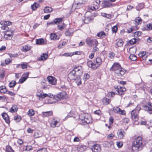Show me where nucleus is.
<instances>
[{
	"mask_svg": "<svg viewBox=\"0 0 152 152\" xmlns=\"http://www.w3.org/2000/svg\"><path fill=\"white\" fill-rule=\"evenodd\" d=\"M36 43L38 45H44V39H37Z\"/></svg>",
	"mask_w": 152,
	"mask_h": 152,
	"instance_id": "nucleus-32",
	"label": "nucleus"
},
{
	"mask_svg": "<svg viewBox=\"0 0 152 152\" xmlns=\"http://www.w3.org/2000/svg\"><path fill=\"white\" fill-rule=\"evenodd\" d=\"M146 55L145 54V52H141L139 54V56L140 57H142Z\"/></svg>",
	"mask_w": 152,
	"mask_h": 152,
	"instance_id": "nucleus-54",
	"label": "nucleus"
},
{
	"mask_svg": "<svg viewBox=\"0 0 152 152\" xmlns=\"http://www.w3.org/2000/svg\"><path fill=\"white\" fill-rule=\"evenodd\" d=\"M44 12L48 13L52 12L53 11L52 8L49 7H46L45 8L44 10Z\"/></svg>",
	"mask_w": 152,
	"mask_h": 152,
	"instance_id": "nucleus-23",
	"label": "nucleus"
},
{
	"mask_svg": "<svg viewBox=\"0 0 152 152\" xmlns=\"http://www.w3.org/2000/svg\"><path fill=\"white\" fill-rule=\"evenodd\" d=\"M7 94L11 96H14L15 95V94L12 91H7Z\"/></svg>",
	"mask_w": 152,
	"mask_h": 152,
	"instance_id": "nucleus-63",
	"label": "nucleus"
},
{
	"mask_svg": "<svg viewBox=\"0 0 152 152\" xmlns=\"http://www.w3.org/2000/svg\"><path fill=\"white\" fill-rule=\"evenodd\" d=\"M24 148H25V151H29L32 149V147L30 145L24 146Z\"/></svg>",
	"mask_w": 152,
	"mask_h": 152,
	"instance_id": "nucleus-48",
	"label": "nucleus"
},
{
	"mask_svg": "<svg viewBox=\"0 0 152 152\" xmlns=\"http://www.w3.org/2000/svg\"><path fill=\"white\" fill-rule=\"evenodd\" d=\"M141 32L140 31H136L134 33V35L135 37H138L140 36L141 34Z\"/></svg>",
	"mask_w": 152,
	"mask_h": 152,
	"instance_id": "nucleus-47",
	"label": "nucleus"
},
{
	"mask_svg": "<svg viewBox=\"0 0 152 152\" xmlns=\"http://www.w3.org/2000/svg\"><path fill=\"white\" fill-rule=\"evenodd\" d=\"M67 97V96L66 92L65 91L62 92L58 94L56 96H53V98L56 100H58L62 99H66Z\"/></svg>",
	"mask_w": 152,
	"mask_h": 152,
	"instance_id": "nucleus-6",
	"label": "nucleus"
},
{
	"mask_svg": "<svg viewBox=\"0 0 152 152\" xmlns=\"http://www.w3.org/2000/svg\"><path fill=\"white\" fill-rule=\"evenodd\" d=\"M74 54V53H65L62 55L66 57L71 56Z\"/></svg>",
	"mask_w": 152,
	"mask_h": 152,
	"instance_id": "nucleus-43",
	"label": "nucleus"
},
{
	"mask_svg": "<svg viewBox=\"0 0 152 152\" xmlns=\"http://www.w3.org/2000/svg\"><path fill=\"white\" fill-rule=\"evenodd\" d=\"M137 51V48L135 47H133L130 48L129 51L131 54L135 53Z\"/></svg>",
	"mask_w": 152,
	"mask_h": 152,
	"instance_id": "nucleus-37",
	"label": "nucleus"
},
{
	"mask_svg": "<svg viewBox=\"0 0 152 152\" xmlns=\"http://www.w3.org/2000/svg\"><path fill=\"white\" fill-rule=\"evenodd\" d=\"M37 152H47V151L45 148H43L38 150Z\"/></svg>",
	"mask_w": 152,
	"mask_h": 152,
	"instance_id": "nucleus-55",
	"label": "nucleus"
},
{
	"mask_svg": "<svg viewBox=\"0 0 152 152\" xmlns=\"http://www.w3.org/2000/svg\"><path fill=\"white\" fill-rule=\"evenodd\" d=\"M83 69L81 66H75L73 70L68 75L69 78L71 80H75L78 85L81 84V80L80 77L83 74Z\"/></svg>",
	"mask_w": 152,
	"mask_h": 152,
	"instance_id": "nucleus-1",
	"label": "nucleus"
},
{
	"mask_svg": "<svg viewBox=\"0 0 152 152\" xmlns=\"http://www.w3.org/2000/svg\"><path fill=\"white\" fill-rule=\"evenodd\" d=\"M62 18H56L54 20V22L56 24H59L62 22Z\"/></svg>",
	"mask_w": 152,
	"mask_h": 152,
	"instance_id": "nucleus-29",
	"label": "nucleus"
},
{
	"mask_svg": "<svg viewBox=\"0 0 152 152\" xmlns=\"http://www.w3.org/2000/svg\"><path fill=\"white\" fill-rule=\"evenodd\" d=\"M16 83L15 81H12L9 84V86L10 88L14 87L16 84Z\"/></svg>",
	"mask_w": 152,
	"mask_h": 152,
	"instance_id": "nucleus-40",
	"label": "nucleus"
},
{
	"mask_svg": "<svg viewBox=\"0 0 152 152\" xmlns=\"http://www.w3.org/2000/svg\"><path fill=\"white\" fill-rule=\"evenodd\" d=\"M87 65L89 67H90L93 69H95L94 68V63H93L92 61L90 60H89L87 62Z\"/></svg>",
	"mask_w": 152,
	"mask_h": 152,
	"instance_id": "nucleus-27",
	"label": "nucleus"
},
{
	"mask_svg": "<svg viewBox=\"0 0 152 152\" xmlns=\"http://www.w3.org/2000/svg\"><path fill=\"white\" fill-rule=\"evenodd\" d=\"M145 110L148 111L149 113L151 114L152 113V104L150 102L148 103L147 105L144 107Z\"/></svg>",
	"mask_w": 152,
	"mask_h": 152,
	"instance_id": "nucleus-8",
	"label": "nucleus"
},
{
	"mask_svg": "<svg viewBox=\"0 0 152 152\" xmlns=\"http://www.w3.org/2000/svg\"><path fill=\"white\" fill-rule=\"evenodd\" d=\"M0 24L2 26L1 27V29L4 30L6 29L7 26L11 25L12 23L9 21H1L0 22Z\"/></svg>",
	"mask_w": 152,
	"mask_h": 152,
	"instance_id": "nucleus-9",
	"label": "nucleus"
},
{
	"mask_svg": "<svg viewBox=\"0 0 152 152\" xmlns=\"http://www.w3.org/2000/svg\"><path fill=\"white\" fill-rule=\"evenodd\" d=\"M29 74V72H27L23 74L22 76L23 77H26V78L27 79L28 77Z\"/></svg>",
	"mask_w": 152,
	"mask_h": 152,
	"instance_id": "nucleus-57",
	"label": "nucleus"
},
{
	"mask_svg": "<svg viewBox=\"0 0 152 152\" xmlns=\"http://www.w3.org/2000/svg\"><path fill=\"white\" fill-rule=\"evenodd\" d=\"M147 42L149 43H152V38L149 37L147 38Z\"/></svg>",
	"mask_w": 152,
	"mask_h": 152,
	"instance_id": "nucleus-64",
	"label": "nucleus"
},
{
	"mask_svg": "<svg viewBox=\"0 0 152 152\" xmlns=\"http://www.w3.org/2000/svg\"><path fill=\"white\" fill-rule=\"evenodd\" d=\"M109 56L111 58H113L115 56V54L114 52H110L109 53Z\"/></svg>",
	"mask_w": 152,
	"mask_h": 152,
	"instance_id": "nucleus-53",
	"label": "nucleus"
},
{
	"mask_svg": "<svg viewBox=\"0 0 152 152\" xmlns=\"http://www.w3.org/2000/svg\"><path fill=\"white\" fill-rule=\"evenodd\" d=\"M6 151L7 152H15L12 147L9 145H7L6 146Z\"/></svg>",
	"mask_w": 152,
	"mask_h": 152,
	"instance_id": "nucleus-31",
	"label": "nucleus"
},
{
	"mask_svg": "<svg viewBox=\"0 0 152 152\" xmlns=\"http://www.w3.org/2000/svg\"><path fill=\"white\" fill-rule=\"evenodd\" d=\"M116 44L118 47H121L123 46V41L121 39H118L117 40Z\"/></svg>",
	"mask_w": 152,
	"mask_h": 152,
	"instance_id": "nucleus-24",
	"label": "nucleus"
},
{
	"mask_svg": "<svg viewBox=\"0 0 152 152\" xmlns=\"http://www.w3.org/2000/svg\"><path fill=\"white\" fill-rule=\"evenodd\" d=\"M79 118L82 121L81 124L83 125L89 124L91 121V116L88 113H82L79 115Z\"/></svg>",
	"mask_w": 152,
	"mask_h": 152,
	"instance_id": "nucleus-4",
	"label": "nucleus"
},
{
	"mask_svg": "<svg viewBox=\"0 0 152 152\" xmlns=\"http://www.w3.org/2000/svg\"><path fill=\"white\" fill-rule=\"evenodd\" d=\"M102 61L101 58L98 57L96 59L94 62V68L96 69L102 64Z\"/></svg>",
	"mask_w": 152,
	"mask_h": 152,
	"instance_id": "nucleus-10",
	"label": "nucleus"
},
{
	"mask_svg": "<svg viewBox=\"0 0 152 152\" xmlns=\"http://www.w3.org/2000/svg\"><path fill=\"white\" fill-rule=\"evenodd\" d=\"M28 115L29 116H32L34 115V111L32 109H30L28 112Z\"/></svg>",
	"mask_w": 152,
	"mask_h": 152,
	"instance_id": "nucleus-34",
	"label": "nucleus"
},
{
	"mask_svg": "<svg viewBox=\"0 0 152 152\" xmlns=\"http://www.w3.org/2000/svg\"><path fill=\"white\" fill-rule=\"evenodd\" d=\"M102 16L105 17L107 18H109L111 17V15L109 14H106L105 13L102 12L101 13Z\"/></svg>",
	"mask_w": 152,
	"mask_h": 152,
	"instance_id": "nucleus-39",
	"label": "nucleus"
},
{
	"mask_svg": "<svg viewBox=\"0 0 152 152\" xmlns=\"http://www.w3.org/2000/svg\"><path fill=\"white\" fill-rule=\"evenodd\" d=\"M21 66L22 69H24L27 68V66L26 63H24L21 64Z\"/></svg>",
	"mask_w": 152,
	"mask_h": 152,
	"instance_id": "nucleus-52",
	"label": "nucleus"
},
{
	"mask_svg": "<svg viewBox=\"0 0 152 152\" xmlns=\"http://www.w3.org/2000/svg\"><path fill=\"white\" fill-rule=\"evenodd\" d=\"M5 72L4 70H1L0 71V77L1 78H3L4 76Z\"/></svg>",
	"mask_w": 152,
	"mask_h": 152,
	"instance_id": "nucleus-46",
	"label": "nucleus"
},
{
	"mask_svg": "<svg viewBox=\"0 0 152 152\" xmlns=\"http://www.w3.org/2000/svg\"><path fill=\"white\" fill-rule=\"evenodd\" d=\"M113 111L115 113H118L121 115H124L125 114V111L124 110H121L118 107H115L113 108Z\"/></svg>",
	"mask_w": 152,
	"mask_h": 152,
	"instance_id": "nucleus-12",
	"label": "nucleus"
},
{
	"mask_svg": "<svg viewBox=\"0 0 152 152\" xmlns=\"http://www.w3.org/2000/svg\"><path fill=\"white\" fill-rule=\"evenodd\" d=\"M125 132L124 130L120 129L119 130L117 133L119 138L122 139L124 136Z\"/></svg>",
	"mask_w": 152,
	"mask_h": 152,
	"instance_id": "nucleus-17",
	"label": "nucleus"
},
{
	"mask_svg": "<svg viewBox=\"0 0 152 152\" xmlns=\"http://www.w3.org/2000/svg\"><path fill=\"white\" fill-rule=\"evenodd\" d=\"M83 21L85 23H88L91 22V21H92V20L90 17H87Z\"/></svg>",
	"mask_w": 152,
	"mask_h": 152,
	"instance_id": "nucleus-33",
	"label": "nucleus"
},
{
	"mask_svg": "<svg viewBox=\"0 0 152 152\" xmlns=\"http://www.w3.org/2000/svg\"><path fill=\"white\" fill-rule=\"evenodd\" d=\"M136 39L134 38L133 39H131L129 41V43L132 45L134 44L136 42Z\"/></svg>",
	"mask_w": 152,
	"mask_h": 152,
	"instance_id": "nucleus-51",
	"label": "nucleus"
},
{
	"mask_svg": "<svg viewBox=\"0 0 152 152\" xmlns=\"http://www.w3.org/2000/svg\"><path fill=\"white\" fill-rule=\"evenodd\" d=\"M86 42L90 47L96 46L98 44L96 39L90 37H88L86 38Z\"/></svg>",
	"mask_w": 152,
	"mask_h": 152,
	"instance_id": "nucleus-5",
	"label": "nucleus"
},
{
	"mask_svg": "<svg viewBox=\"0 0 152 152\" xmlns=\"http://www.w3.org/2000/svg\"><path fill=\"white\" fill-rule=\"evenodd\" d=\"M131 118L133 120L135 121H137L138 119V113L135 110H133L132 111Z\"/></svg>",
	"mask_w": 152,
	"mask_h": 152,
	"instance_id": "nucleus-11",
	"label": "nucleus"
},
{
	"mask_svg": "<svg viewBox=\"0 0 152 152\" xmlns=\"http://www.w3.org/2000/svg\"><path fill=\"white\" fill-rule=\"evenodd\" d=\"M21 119V117L19 116H15L14 117V120L17 122H19Z\"/></svg>",
	"mask_w": 152,
	"mask_h": 152,
	"instance_id": "nucleus-44",
	"label": "nucleus"
},
{
	"mask_svg": "<svg viewBox=\"0 0 152 152\" xmlns=\"http://www.w3.org/2000/svg\"><path fill=\"white\" fill-rule=\"evenodd\" d=\"M47 79L49 82L52 85H55L56 83V80L51 76H48L47 77Z\"/></svg>",
	"mask_w": 152,
	"mask_h": 152,
	"instance_id": "nucleus-19",
	"label": "nucleus"
},
{
	"mask_svg": "<svg viewBox=\"0 0 152 152\" xmlns=\"http://www.w3.org/2000/svg\"><path fill=\"white\" fill-rule=\"evenodd\" d=\"M48 57V55L46 53H43L41 56V59L42 60H45Z\"/></svg>",
	"mask_w": 152,
	"mask_h": 152,
	"instance_id": "nucleus-42",
	"label": "nucleus"
},
{
	"mask_svg": "<svg viewBox=\"0 0 152 152\" xmlns=\"http://www.w3.org/2000/svg\"><path fill=\"white\" fill-rule=\"evenodd\" d=\"M110 69L115 71V76L118 77L122 76L125 73V72L122 70L121 66L118 63H114L111 67Z\"/></svg>",
	"mask_w": 152,
	"mask_h": 152,
	"instance_id": "nucleus-3",
	"label": "nucleus"
},
{
	"mask_svg": "<svg viewBox=\"0 0 152 152\" xmlns=\"http://www.w3.org/2000/svg\"><path fill=\"white\" fill-rule=\"evenodd\" d=\"M102 4L104 8L110 7L113 6V4L112 3L109 2V1L105 0L103 1Z\"/></svg>",
	"mask_w": 152,
	"mask_h": 152,
	"instance_id": "nucleus-16",
	"label": "nucleus"
},
{
	"mask_svg": "<svg viewBox=\"0 0 152 152\" xmlns=\"http://www.w3.org/2000/svg\"><path fill=\"white\" fill-rule=\"evenodd\" d=\"M26 77H22L21 78L19 82L20 83H23L27 79Z\"/></svg>",
	"mask_w": 152,
	"mask_h": 152,
	"instance_id": "nucleus-49",
	"label": "nucleus"
},
{
	"mask_svg": "<svg viewBox=\"0 0 152 152\" xmlns=\"http://www.w3.org/2000/svg\"><path fill=\"white\" fill-rule=\"evenodd\" d=\"M11 61V59L7 58V59H6L5 61V64H8Z\"/></svg>",
	"mask_w": 152,
	"mask_h": 152,
	"instance_id": "nucleus-58",
	"label": "nucleus"
},
{
	"mask_svg": "<svg viewBox=\"0 0 152 152\" xmlns=\"http://www.w3.org/2000/svg\"><path fill=\"white\" fill-rule=\"evenodd\" d=\"M116 92V94L121 95L124 93L125 91H126V88L123 87H121L120 86H117V88L115 89Z\"/></svg>",
	"mask_w": 152,
	"mask_h": 152,
	"instance_id": "nucleus-7",
	"label": "nucleus"
},
{
	"mask_svg": "<svg viewBox=\"0 0 152 152\" xmlns=\"http://www.w3.org/2000/svg\"><path fill=\"white\" fill-rule=\"evenodd\" d=\"M147 26L149 29H152V23L148 24L147 25Z\"/></svg>",
	"mask_w": 152,
	"mask_h": 152,
	"instance_id": "nucleus-60",
	"label": "nucleus"
},
{
	"mask_svg": "<svg viewBox=\"0 0 152 152\" xmlns=\"http://www.w3.org/2000/svg\"><path fill=\"white\" fill-rule=\"evenodd\" d=\"M141 19L139 17L136 18L135 19V21L136 23V25H138L140 23H141L142 22Z\"/></svg>",
	"mask_w": 152,
	"mask_h": 152,
	"instance_id": "nucleus-30",
	"label": "nucleus"
},
{
	"mask_svg": "<svg viewBox=\"0 0 152 152\" xmlns=\"http://www.w3.org/2000/svg\"><path fill=\"white\" fill-rule=\"evenodd\" d=\"M8 55L10 57H16L18 56L17 54H12L11 53H8Z\"/></svg>",
	"mask_w": 152,
	"mask_h": 152,
	"instance_id": "nucleus-59",
	"label": "nucleus"
},
{
	"mask_svg": "<svg viewBox=\"0 0 152 152\" xmlns=\"http://www.w3.org/2000/svg\"><path fill=\"white\" fill-rule=\"evenodd\" d=\"M105 36V33L104 31H101L97 34V36L99 37L103 38Z\"/></svg>",
	"mask_w": 152,
	"mask_h": 152,
	"instance_id": "nucleus-38",
	"label": "nucleus"
},
{
	"mask_svg": "<svg viewBox=\"0 0 152 152\" xmlns=\"http://www.w3.org/2000/svg\"><path fill=\"white\" fill-rule=\"evenodd\" d=\"M141 108L140 105H138L134 110H135L138 113L139 111L140 110Z\"/></svg>",
	"mask_w": 152,
	"mask_h": 152,
	"instance_id": "nucleus-56",
	"label": "nucleus"
},
{
	"mask_svg": "<svg viewBox=\"0 0 152 152\" xmlns=\"http://www.w3.org/2000/svg\"><path fill=\"white\" fill-rule=\"evenodd\" d=\"M42 116L45 118V117H48L51 116L53 114L52 111H47L42 113Z\"/></svg>",
	"mask_w": 152,
	"mask_h": 152,
	"instance_id": "nucleus-21",
	"label": "nucleus"
},
{
	"mask_svg": "<svg viewBox=\"0 0 152 152\" xmlns=\"http://www.w3.org/2000/svg\"><path fill=\"white\" fill-rule=\"evenodd\" d=\"M129 58L132 61H134L137 59V57L134 54H131L129 56Z\"/></svg>",
	"mask_w": 152,
	"mask_h": 152,
	"instance_id": "nucleus-35",
	"label": "nucleus"
},
{
	"mask_svg": "<svg viewBox=\"0 0 152 152\" xmlns=\"http://www.w3.org/2000/svg\"><path fill=\"white\" fill-rule=\"evenodd\" d=\"M111 100L109 99H107V98L104 97L102 99V101L104 104L107 105L109 103Z\"/></svg>",
	"mask_w": 152,
	"mask_h": 152,
	"instance_id": "nucleus-22",
	"label": "nucleus"
},
{
	"mask_svg": "<svg viewBox=\"0 0 152 152\" xmlns=\"http://www.w3.org/2000/svg\"><path fill=\"white\" fill-rule=\"evenodd\" d=\"M30 48L28 45H26L23 47V51L26 52L30 50Z\"/></svg>",
	"mask_w": 152,
	"mask_h": 152,
	"instance_id": "nucleus-41",
	"label": "nucleus"
},
{
	"mask_svg": "<svg viewBox=\"0 0 152 152\" xmlns=\"http://www.w3.org/2000/svg\"><path fill=\"white\" fill-rule=\"evenodd\" d=\"M50 37L51 40H55L58 39L57 36L54 33L51 34Z\"/></svg>",
	"mask_w": 152,
	"mask_h": 152,
	"instance_id": "nucleus-28",
	"label": "nucleus"
},
{
	"mask_svg": "<svg viewBox=\"0 0 152 152\" xmlns=\"http://www.w3.org/2000/svg\"><path fill=\"white\" fill-rule=\"evenodd\" d=\"M58 121L56 120V118H54L51 120L50 124V126L53 128H54L56 126L57 124Z\"/></svg>",
	"mask_w": 152,
	"mask_h": 152,
	"instance_id": "nucleus-18",
	"label": "nucleus"
},
{
	"mask_svg": "<svg viewBox=\"0 0 152 152\" xmlns=\"http://www.w3.org/2000/svg\"><path fill=\"white\" fill-rule=\"evenodd\" d=\"M17 110V106L15 105H14L10 109V111L12 113H14L16 112Z\"/></svg>",
	"mask_w": 152,
	"mask_h": 152,
	"instance_id": "nucleus-26",
	"label": "nucleus"
},
{
	"mask_svg": "<svg viewBox=\"0 0 152 152\" xmlns=\"http://www.w3.org/2000/svg\"><path fill=\"white\" fill-rule=\"evenodd\" d=\"M143 145L142 138L140 137H138L134 139L132 146V149L135 152L141 151Z\"/></svg>",
	"mask_w": 152,
	"mask_h": 152,
	"instance_id": "nucleus-2",
	"label": "nucleus"
},
{
	"mask_svg": "<svg viewBox=\"0 0 152 152\" xmlns=\"http://www.w3.org/2000/svg\"><path fill=\"white\" fill-rule=\"evenodd\" d=\"M129 121V119L127 118H125L123 119V122L124 123H128Z\"/></svg>",
	"mask_w": 152,
	"mask_h": 152,
	"instance_id": "nucleus-62",
	"label": "nucleus"
},
{
	"mask_svg": "<svg viewBox=\"0 0 152 152\" xmlns=\"http://www.w3.org/2000/svg\"><path fill=\"white\" fill-rule=\"evenodd\" d=\"M118 28L116 26H114L112 28V31L113 33H116L117 30Z\"/></svg>",
	"mask_w": 152,
	"mask_h": 152,
	"instance_id": "nucleus-50",
	"label": "nucleus"
},
{
	"mask_svg": "<svg viewBox=\"0 0 152 152\" xmlns=\"http://www.w3.org/2000/svg\"><path fill=\"white\" fill-rule=\"evenodd\" d=\"M113 118L112 117H111L109 119V122L110 124H111L113 123Z\"/></svg>",
	"mask_w": 152,
	"mask_h": 152,
	"instance_id": "nucleus-61",
	"label": "nucleus"
},
{
	"mask_svg": "<svg viewBox=\"0 0 152 152\" xmlns=\"http://www.w3.org/2000/svg\"><path fill=\"white\" fill-rule=\"evenodd\" d=\"M72 34L71 29H68V30L65 32V35L67 36H69Z\"/></svg>",
	"mask_w": 152,
	"mask_h": 152,
	"instance_id": "nucleus-36",
	"label": "nucleus"
},
{
	"mask_svg": "<svg viewBox=\"0 0 152 152\" xmlns=\"http://www.w3.org/2000/svg\"><path fill=\"white\" fill-rule=\"evenodd\" d=\"M13 32L11 31H7L4 35V38L7 40L11 39L13 35Z\"/></svg>",
	"mask_w": 152,
	"mask_h": 152,
	"instance_id": "nucleus-13",
	"label": "nucleus"
},
{
	"mask_svg": "<svg viewBox=\"0 0 152 152\" xmlns=\"http://www.w3.org/2000/svg\"><path fill=\"white\" fill-rule=\"evenodd\" d=\"M0 91L1 93H5L7 92V90L5 86H0Z\"/></svg>",
	"mask_w": 152,
	"mask_h": 152,
	"instance_id": "nucleus-25",
	"label": "nucleus"
},
{
	"mask_svg": "<svg viewBox=\"0 0 152 152\" xmlns=\"http://www.w3.org/2000/svg\"><path fill=\"white\" fill-rule=\"evenodd\" d=\"M38 4L34 3L31 6V8L33 10H35L37 8Z\"/></svg>",
	"mask_w": 152,
	"mask_h": 152,
	"instance_id": "nucleus-45",
	"label": "nucleus"
},
{
	"mask_svg": "<svg viewBox=\"0 0 152 152\" xmlns=\"http://www.w3.org/2000/svg\"><path fill=\"white\" fill-rule=\"evenodd\" d=\"M1 115L3 119L5 120L7 124H9L10 122V121L8 117V115L6 113H2Z\"/></svg>",
	"mask_w": 152,
	"mask_h": 152,
	"instance_id": "nucleus-20",
	"label": "nucleus"
},
{
	"mask_svg": "<svg viewBox=\"0 0 152 152\" xmlns=\"http://www.w3.org/2000/svg\"><path fill=\"white\" fill-rule=\"evenodd\" d=\"M37 95L39 97V98L43 99L45 97H47L48 95L46 94H44L42 91L38 92L37 94Z\"/></svg>",
	"mask_w": 152,
	"mask_h": 152,
	"instance_id": "nucleus-15",
	"label": "nucleus"
},
{
	"mask_svg": "<svg viewBox=\"0 0 152 152\" xmlns=\"http://www.w3.org/2000/svg\"><path fill=\"white\" fill-rule=\"evenodd\" d=\"M92 150L93 152H100L101 148L99 145L96 144L93 146Z\"/></svg>",
	"mask_w": 152,
	"mask_h": 152,
	"instance_id": "nucleus-14",
	"label": "nucleus"
}]
</instances>
